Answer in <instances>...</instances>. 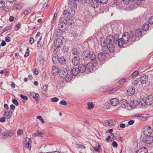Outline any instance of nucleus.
I'll return each instance as SVG.
<instances>
[{"label":"nucleus","mask_w":153,"mask_h":153,"mask_svg":"<svg viewBox=\"0 0 153 153\" xmlns=\"http://www.w3.org/2000/svg\"><path fill=\"white\" fill-rule=\"evenodd\" d=\"M23 131L21 129L18 130L17 132V135H20L23 134Z\"/></svg>","instance_id":"obj_56"},{"label":"nucleus","mask_w":153,"mask_h":153,"mask_svg":"<svg viewBox=\"0 0 153 153\" xmlns=\"http://www.w3.org/2000/svg\"><path fill=\"white\" fill-rule=\"evenodd\" d=\"M138 104V102L136 100H132L131 102L130 106L131 107L134 108L136 106H137Z\"/></svg>","instance_id":"obj_32"},{"label":"nucleus","mask_w":153,"mask_h":153,"mask_svg":"<svg viewBox=\"0 0 153 153\" xmlns=\"http://www.w3.org/2000/svg\"><path fill=\"white\" fill-rule=\"evenodd\" d=\"M10 132L8 131H5L3 134H2V137L5 138L8 137H11V135H10Z\"/></svg>","instance_id":"obj_28"},{"label":"nucleus","mask_w":153,"mask_h":153,"mask_svg":"<svg viewBox=\"0 0 153 153\" xmlns=\"http://www.w3.org/2000/svg\"><path fill=\"white\" fill-rule=\"evenodd\" d=\"M51 100L52 102H56L59 100V99L56 97H54L52 98L51 99Z\"/></svg>","instance_id":"obj_43"},{"label":"nucleus","mask_w":153,"mask_h":153,"mask_svg":"<svg viewBox=\"0 0 153 153\" xmlns=\"http://www.w3.org/2000/svg\"><path fill=\"white\" fill-rule=\"evenodd\" d=\"M63 30L60 28L56 30V35L58 37H61L62 36Z\"/></svg>","instance_id":"obj_24"},{"label":"nucleus","mask_w":153,"mask_h":153,"mask_svg":"<svg viewBox=\"0 0 153 153\" xmlns=\"http://www.w3.org/2000/svg\"><path fill=\"white\" fill-rule=\"evenodd\" d=\"M139 74V72L137 71H136L132 74V79H134L135 78V77L137 76Z\"/></svg>","instance_id":"obj_38"},{"label":"nucleus","mask_w":153,"mask_h":153,"mask_svg":"<svg viewBox=\"0 0 153 153\" xmlns=\"http://www.w3.org/2000/svg\"><path fill=\"white\" fill-rule=\"evenodd\" d=\"M29 54V50L28 48H27V51L26 52V53L24 55L25 57H27L28 56Z\"/></svg>","instance_id":"obj_50"},{"label":"nucleus","mask_w":153,"mask_h":153,"mask_svg":"<svg viewBox=\"0 0 153 153\" xmlns=\"http://www.w3.org/2000/svg\"><path fill=\"white\" fill-rule=\"evenodd\" d=\"M112 145L114 147H117L118 146V144L117 142L114 141L112 143Z\"/></svg>","instance_id":"obj_52"},{"label":"nucleus","mask_w":153,"mask_h":153,"mask_svg":"<svg viewBox=\"0 0 153 153\" xmlns=\"http://www.w3.org/2000/svg\"><path fill=\"white\" fill-rule=\"evenodd\" d=\"M149 25L148 24H144L142 27L143 30L145 31H147L149 28Z\"/></svg>","instance_id":"obj_34"},{"label":"nucleus","mask_w":153,"mask_h":153,"mask_svg":"<svg viewBox=\"0 0 153 153\" xmlns=\"http://www.w3.org/2000/svg\"><path fill=\"white\" fill-rule=\"evenodd\" d=\"M88 109L89 110H91V108L93 107V105L92 102L91 103L88 102Z\"/></svg>","instance_id":"obj_42"},{"label":"nucleus","mask_w":153,"mask_h":153,"mask_svg":"<svg viewBox=\"0 0 153 153\" xmlns=\"http://www.w3.org/2000/svg\"><path fill=\"white\" fill-rule=\"evenodd\" d=\"M94 148V151L96 152H99L101 149L100 145L98 143H96L95 146Z\"/></svg>","instance_id":"obj_27"},{"label":"nucleus","mask_w":153,"mask_h":153,"mask_svg":"<svg viewBox=\"0 0 153 153\" xmlns=\"http://www.w3.org/2000/svg\"><path fill=\"white\" fill-rule=\"evenodd\" d=\"M4 10L6 12H9L10 10V7H5L4 8Z\"/></svg>","instance_id":"obj_58"},{"label":"nucleus","mask_w":153,"mask_h":153,"mask_svg":"<svg viewBox=\"0 0 153 153\" xmlns=\"http://www.w3.org/2000/svg\"><path fill=\"white\" fill-rule=\"evenodd\" d=\"M149 22L151 25L153 24V16H151L149 18Z\"/></svg>","instance_id":"obj_48"},{"label":"nucleus","mask_w":153,"mask_h":153,"mask_svg":"<svg viewBox=\"0 0 153 153\" xmlns=\"http://www.w3.org/2000/svg\"><path fill=\"white\" fill-rule=\"evenodd\" d=\"M78 68L79 69V72L81 73L84 72L86 69L85 65L83 64L79 65Z\"/></svg>","instance_id":"obj_20"},{"label":"nucleus","mask_w":153,"mask_h":153,"mask_svg":"<svg viewBox=\"0 0 153 153\" xmlns=\"http://www.w3.org/2000/svg\"><path fill=\"white\" fill-rule=\"evenodd\" d=\"M34 40L33 38L31 37L30 38V39L29 40V42L30 44H32L34 42Z\"/></svg>","instance_id":"obj_54"},{"label":"nucleus","mask_w":153,"mask_h":153,"mask_svg":"<svg viewBox=\"0 0 153 153\" xmlns=\"http://www.w3.org/2000/svg\"><path fill=\"white\" fill-rule=\"evenodd\" d=\"M140 80L142 84H145L148 82V76L145 74H143L141 76Z\"/></svg>","instance_id":"obj_10"},{"label":"nucleus","mask_w":153,"mask_h":153,"mask_svg":"<svg viewBox=\"0 0 153 153\" xmlns=\"http://www.w3.org/2000/svg\"><path fill=\"white\" fill-rule=\"evenodd\" d=\"M74 1L73 0H68V4L71 5H72L73 4H74Z\"/></svg>","instance_id":"obj_62"},{"label":"nucleus","mask_w":153,"mask_h":153,"mask_svg":"<svg viewBox=\"0 0 153 153\" xmlns=\"http://www.w3.org/2000/svg\"><path fill=\"white\" fill-rule=\"evenodd\" d=\"M81 53V50L78 48H74L72 50V53L74 56L80 57Z\"/></svg>","instance_id":"obj_9"},{"label":"nucleus","mask_w":153,"mask_h":153,"mask_svg":"<svg viewBox=\"0 0 153 153\" xmlns=\"http://www.w3.org/2000/svg\"><path fill=\"white\" fill-rule=\"evenodd\" d=\"M65 20L67 24L70 25L72 24L73 21L72 19L70 18H66Z\"/></svg>","instance_id":"obj_35"},{"label":"nucleus","mask_w":153,"mask_h":153,"mask_svg":"<svg viewBox=\"0 0 153 153\" xmlns=\"http://www.w3.org/2000/svg\"><path fill=\"white\" fill-rule=\"evenodd\" d=\"M27 139L29 141L26 143V147L27 148L30 150L31 148V146L30 144L32 143V140L30 138H27Z\"/></svg>","instance_id":"obj_26"},{"label":"nucleus","mask_w":153,"mask_h":153,"mask_svg":"<svg viewBox=\"0 0 153 153\" xmlns=\"http://www.w3.org/2000/svg\"><path fill=\"white\" fill-rule=\"evenodd\" d=\"M120 126L121 128H124L126 127V125L123 123H121L120 124Z\"/></svg>","instance_id":"obj_61"},{"label":"nucleus","mask_w":153,"mask_h":153,"mask_svg":"<svg viewBox=\"0 0 153 153\" xmlns=\"http://www.w3.org/2000/svg\"><path fill=\"white\" fill-rule=\"evenodd\" d=\"M43 134L42 131H38L36 133H34L33 135V137L39 136L40 137H42Z\"/></svg>","instance_id":"obj_30"},{"label":"nucleus","mask_w":153,"mask_h":153,"mask_svg":"<svg viewBox=\"0 0 153 153\" xmlns=\"http://www.w3.org/2000/svg\"><path fill=\"white\" fill-rule=\"evenodd\" d=\"M143 115L142 114H138L137 115V117H139L140 118V119H144L145 117H143Z\"/></svg>","instance_id":"obj_63"},{"label":"nucleus","mask_w":153,"mask_h":153,"mask_svg":"<svg viewBox=\"0 0 153 153\" xmlns=\"http://www.w3.org/2000/svg\"><path fill=\"white\" fill-rule=\"evenodd\" d=\"M142 0H136L135 1V3L136 4L138 5H140L141 4V2Z\"/></svg>","instance_id":"obj_53"},{"label":"nucleus","mask_w":153,"mask_h":153,"mask_svg":"<svg viewBox=\"0 0 153 153\" xmlns=\"http://www.w3.org/2000/svg\"><path fill=\"white\" fill-rule=\"evenodd\" d=\"M134 33V34L135 36V39L136 37H139L141 36L142 34V32L141 30L140 29H138L135 32L132 31Z\"/></svg>","instance_id":"obj_22"},{"label":"nucleus","mask_w":153,"mask_h":153,"mask_svg":"<svg viewBox=\"0 0 153 153\" xmlns=\"http://www.w3.org/2000/svg\"><path fill=\"white\" fill-rule=\"evenodd\" d=\"M58 74L60 77L63 79H65L67 82H69L72 79V76L68 74V72L65 68L59 70Z\"/></svg>","instance_id":"obj_4"},{"label":"nucleus","mask_w":153,"mask_h":153,"mask_svg":"<svg viewBox=\"0 0 153 153\" xmlns=\"http://www.w3.org/2000/svg\"><path fill=\"white\" fill-rule=\"evenodd\" d=\"M105 57V53L103 52H100L98 55V59L100 61H104Z\"/></svg>","instance_id":"obj_16"},{"label":"nucleus","mask_w":153,"mask_h":153,"mask_svg":"<svg viewBox=\"0 0 153 153\" xmlns=\"http://www.w3.org/2000/svg\"><path fill=\"white\" fill-rule=\"evenodd\" d=\"M125 78H122L120 79L118 82V84H122L123 82H125Z\"/></svg>","instance_id":"obj_47"},{"label":"nucleus","mask_w":153,"mask_h":153,"mask_svg":"<svg viewBox=\"0 0 153 153\" xmlns=\"http://www.w3.org/2000/svg\"><path fill=\"white\" fill-rule=\"evenodd\" d=\"M152 132L153 129L150 126L145 127L143 129V132L145 136H150Z\"/></svg>","instance_id":"obj_7"},{"label":"nucleus","mask_w":153,"mask_h":153,"mask_svg":"<svg viewBox=\"0 0 153 153\" xmlns=\"http://www.w3.org/2000/svg\"><path fill=\"white\" fill-rule=\"evenodd\" d=\"M64 18L61 17L59 21V23L58 24V28L61 29L63 28L65 25V23L63 20Z\"/></svg>","instance_id":"obj_13"},{"label":"nucleus","mask_w":153,"mask_h":153,"mask_svg":"<svg viewBox=\"0 0 153 153\" xmlns=\"http://www.w3.org/2000/svg\"><path fill=\"white\" fill-rule=\"evenodd\" d=\"M48 85L47 84H45L43 87L42 88V92L44 94H46L48 89Z\"/></svg>","instance_id":"obj_33"},{"label":"nucleus","mask_w":153,"mask_h":153,"mask_svg":"<svg viewBox=\"0 0 153 153\" xmlns=\"http://www.w3.org/2000/svg\"><path fill=\"white\" fill-rule=\"evenodd\" d=\"M148 149L146 147H142L136 152V153H147Z\"/></svg>","instance_id":"obj_23"},{"label":"nucleus","mask_w":153,"mask_h":153,"mask_svg":"<svg viewBox=\"0 0 153 153\" xmlns=\"http://www.w3.org/2000/svg\"><path fill=\"white\" fill-rule=\"evenodd\" d=\"M20 97L23 100H27L28 99V97L27 96L24 95L22 94H21L20 95Z\"/></svg>","instance_id":"obj_51"},{"label":"nucleus","mask_w":153,"mask_h":153,"mask_svg":"<svg viewBox=\"0 0 153 153\" xmlns=\"http://www.w3.org/2000/svg\"><path fill=\"white\" fill-rule=\"evenodd\" d=\"M93 65L92 63L91 62H88L86 66V68L89 71H91L93 69Z\"/></svg>","instance_id":"obj_21"},{"label":"nucleus","mask_w":153,"mask_h":153,"mask_svg":"<svg viewBox=\"0 0 153 153\" xmlns=\"http://www.w3.org/2000/svg\"><path fill=\"white\" fill-rule=\"evenodd\" d=\"M12 102L13 104H15L16 105L18 106L19 105V103L15 99H13L12 100Z\"/></svg>","instance_id":"obj_46"},{"label":"nucleus","mask_w":153,"mask_h":153,"mask_svg":"<svg viewBox=\"0 0 153 153\" xmlns=\"http://www.w3.org/2000/svg\"><path fill=\"white\" fill-rule=\"evenodd\" d=\"M37 118L39 119L42 123H45V121L43 119L42 117L41 116H38L36 117Z\"/></svg>","instance_id":"obj_41"},{"label":"nucleus","mask_w":153,"mask_h":153,"mask_svg":"<svg viewBox=\"0 0 153 153\" xmlns=\"http://www.w3.org/2000/svg\"><path fill=\"white\" fill-rule=\"evenodd\" d=\"M96 56L95 54L92 51L86 50H85L82 54V58L85 62L91 60L93 61L94 63L97 64Z\"/></svg>","instance_id":"obj_3"},{"label":"nucleus","mask_w":153,"mask_h":153,"mask_svg":"<svg viewBox=\"0 0 153 153\" xmlns=\"http://www.w3.org/2000/svg\"><path fill=\"white\" fill-rule=\"evenodd\" d=\"M119 37V34H116L114 36L109 35L107 37L106 42L104 41L101 43L103 51H106L107 53L109 51L111 53H113L115 51V48L114 44H118L117 39Z\"/></svg>","instance_id":"obj_1"},{"label":"nucleus","mask_w":153,"mask_h":153,"mask_svg":"<svg viewBox=\"0 0 153 153\" xmlns=\"http://www.w3.org/2000/svg\"><path fill=\"white\" fill-rule=\"evenodd\" d=\"M5 40L7 42H8L10 41V38L8 36L5 37Z\"/></svg>","instance_id":"obj_64"},{"label":"nucleus","mask_w":153,"mask_h":153,"mask_svg":"<svg viewBox=\"0 0 153 153\" xmlns=\"http://www.w3.org/2000/svg\"><path fill=\"white\" fill-rule=\"evenodd\" d=\"M80 57L74 56L72 59V62L75 66H77L79 64L80 62Z\"/></svg>","instance_id":"obj_11"},{"label":"nucleus","mask_w":153,"mask_h":153,"mask_svg":"<svg viewBox=\"0 0 153 153\" xmlns=\"http://www.w3.org/2000/svg\"><path fill=\"white\" fill-rule=\"evenodd\" d=\"M59 61L60 63L61 64H64L65 63L66 60L64 57H62L59 59Z\"/></svg>","instance_id":"obj_36"},{"label":"nucleus","mask_w":153,"mask_h":153,"mask_svg":"<svg viewBox=\"0 0 153 153\" xmlns=\"http://www.w3.org/2000/svg\"><path fill=\"white\" fill-rule=\"evenodd\" d=\"M12 112H11L10 111H9V112H5L4 115V116H5L6 117V118L7 119H9L10 118V117H11L12 115Z\"/></svg>","instance_id":"obj_31"},{"label":"nucleus","mask_w":153,"mask_h":153,"mask_svg":"<svg viewBox=\"0 0 153 153\" xmlns=\"http://www.w3.org/2000/svg\"><path fill=\"white\" fill-rule=\"evenodd\" d=\"M127 94L129 96L133 95L134 94L135 90L134 88L131 87H129L127 90Z\"/></svg>","instance_id":"obj_15"},{"label":"nucleus","mask_w":153,"mask_h":153,"mask_svg":"<svg viewBox=\"0 0 153 153\" xmlns=\"http://www.w3.org/2000/svg\"><path fill=\"white\" fill-rule=\"evenodd\" d=\"M140 105H145V104L148 105H151L153 107V97L152 95L148 96L146 100H143L142 102L139 103Z\"/></svg>","instance_id":"obj_5"},{"label":"nucleus","mask_w":153,"mask_h":153,"mask_svg":"<svg viewBox=\"0 0 153 153\" xmlns=\"http://www.w3.org/2000/svg\"><path fill=\"white\" fill-rule=\"evenodd\" d=\"M21 4L15 2L13 6V9L15 11H17L21 9Z\"/></svg>","instance_id":"obj_17"},{"label":"nucleus","mask_w":153,"mask_h":153,"mask_svg":"<svg viewBox=\"0 0 153 153\" xmlns=\"http://www.w3.org/2000/svg\"><path fill=\"white\" fill-rule=\"evenodd\" d=\"M63 50L64 51V52L65 53L67 52L68 50V47L66 46H64L63 48Z\"/></svg>","instance_id":"obj_49"},{"label":"nucleus","mask_w":153,"mask_h":153,"mask_svg":"<svg viewBox=\"0 0 153 153\" xmlns=\"http://www.w3.org/2000/svg\"><path fill=\"white\" fill-rule=\"evenodd\" d=\"M60 103L61 104L64 105H66L67 104L66 102L64 100L61 101L60 102Z\"/></svg>","instance_id":"obj_55"},{"label":"nucleus","mask_w":153,"mask_h":153,"mask_svg":"<svg viewBox=\"0 0 153 153\" xmlns=\"http://www.w3.org/2000/svg\"><path fill=\"white\" fill-rule=\"evenodd\" d=\"M139 81V79H138L137 78L135 80H134V79H132V80H131L132 82V84L134 85H137L138 84Z\"/></svg>","instance_id":"obj_39"},{"label":"nucleus","mask_w":153,"mask_h":153,"mask_svg":"<svg viewBox=\"0 0 153 153\" xmlns=\"http://www.w3.org/2000/svg\"><path fill=\"white\" fill-rule=\"evenodd\" d=\"M103 123L105 125L108 126H114L115 124V123L112 120H107L105 122H104Z\"/></svg>","instance_id":"obj_19"},{"label":"nucleus","mask_w":153,"mask_h":153,"mask_svg":"<svg viewBox=\"0 0 153 153\" xmlns=\"http://www.w3.org/2000/svg\"><path fill=\"white\" fill-rule=\"evenodd\" d=\"M63 14L64 17H66L67 18H69L70 15H71L70 10H64Z\"/></svg>","instance_id":"obj_25"},{"label":"nucleus","mask_w":153,"mask_h":153,"mask_svg":"<svg viewBox=\"0 0 153 153\" xmlns=\"http://www.w3.org/2000/svg\"><path fill=\"white\" fill-rule=\"evenodd\" d=\"M31 12V10L30 8L27 9L24 12V14L25 15H27L29 13H30Z\"/></svg>","instance_id":"obj_44"},{"label":"nucleus","mask_w":153,"mask_h":153,"mask_svg":"<svg viewBox=\"0 0 153 153\" xmlns=\"http://www.w3.org/2000/svg\"><path fill=\"white\" fill-rule=\"evenodd\" d=\"M79 73V69L77 68H73L71 71V75L73 76H76Z\"/></svg>","instance_id":"obj_12"},{"label":"nucleus","mask_w":153,"mask_h":153,"mask_svg":"<svg viewBox=\"0 0 153 153\" xmlns=\"http://www.w3.org/2000/svg\"><path fill=\"white\" fill-rule=\"evenodd\" d=\"M54 45L53 46L52 48L53 51L56 50V49L58 48L62 45V40L59 38H57L56 39L54 42Z\"/></svg>","instance_id":"obj_6"},{"label":"nucleus","mask_w":153,"mask_h":153,"mask_svg":"<svg viewBox=\"0 0 153 153\" xmlns=\"http://www.w3.org/2000/svg\"><path fill=\"white\" fill-rule=\"evenodd\" d=\"M117 89L116 88H114L113 89H112L111 90H110L109 91V94H112L113 93H114V91H116Z\"/></svg>","instance_id":"obj_59"},{"label":"nucleus","mask_w":153,"mask_h":153,"mask_svg":"<svg viewBox=\"0 0 153 153\" xmlns=\"http://www.w3.org/2000/svg\"><path fill=\"white\" fill-rule=\"evenodd\" d=\"M134 33L132 31L129 33H124L122 38L119 39L118 38L117 39L118 44L119 47H122L123 44H126L129 41L131 43L134 42L136 40V39Z\"/></svg>","instance_id":"obj_2"},{"label":"nucleus","mask_w":153,"mask_h":153,"mask_svg":"<svg viewBox=\"0 0 153 153\" xmlns=\"http://www.w3.org/2000/svg\"><path fill=\"white\" fill-rule=\"evenodd\" d=\"M110 102L112 105L116 106L119 103V100L116 98H113L110 100Z\"/></svg>","instance_id":"obj_14"},{"label":"nucleus","mask_w":153,"mask_h":153,"mask_svg":"<svg viewBox=\"0 0 153 153\" xmlns=\"http://www.w3.org/2000/svg\"><path fill=\"white\" fill-rule=\"evenodd\" d=\"M98 1L102 4H105L108 1V0H98Z\"/></svg>","instance_id":"obj_45"},{"label":"nucleus","mask_w":153,"mask_h":153,"mask_svg":"<svg viewBox=\"0 0 153 153\" xmlns=\"http://www.w3.org/2000/svg\"><path fill=\"white\" fill-rule=\"evenodd\" d=\"M39 95L38 93H36L35 96L33 97V98L36 101V103H37L39 102Z\"/></svg>","instance_id":"obj_37"},{"label":"nucleus","mask_w":153,"mask_h":153,"mask_svg":"<svg viewBox=\"0 0 153 153\" xmlns=\"http://www.w3.org/2000/svg\"><path fill=\"white\" fill-rule=\"evenodd\" d=\"M5 121V118L3 117L0 118V122H4Z\"/></svg>","instance_id":"obj_60"},{"label":"nucleus","mask_w":153,"mask_h":153,"mask_svg":"<svg viewBox=\"0 0 153 153\" xmlns=\"http://www.w3.org/2000/svg\"><path fill=\"white\" fill-rule=\"evenodd\" d=\"M94 2H91L90 3L91 4L92 6L94 8H97L99 5L98 1H96L95 0Z\"/></svg>","instance_id":"obj_29"},{"label":"nucleus","mask_w":153,"mask_h":153,"mask_svg":"<svg viewBox=\"0 0 153 153\" xmlns=\"http://www.w3.org/2000/svg\"><path fill=\"white\" fill-rule=\"evenodd\" d=\"M69 10L71 11V15L72 16L74 15L75 14V10L72 9H71Z\"/></svg>","instance_id":"obj_57"},{"label":"nucleus","mask_w":153,"mask_h":153,"mask_svg":"<svg viewBox=\"0 0 153 153\" xmlns=\"http://www.w3.org/2000/svg\"><path fill=\"white\" fill-rule=\"evenodd\" d=\"M121 106L123 108H126L128 105L127 100L125 99H123L120 103Z\"/></svg>","instance_id":"obj_18"},{"label":"nucleus","mask_w":153,"mask_h":153,"mask_svg":"<svg viewBox=\"0 0 153 153\" xmlns=\"http://www.w3.org/2000/svg\"><path fill=\"white\" fill-rule=\"evenodd\" d=\"M5 2L3 0H0V8L5 6Z\"/></svg>","instance_id":"obj_40"},{"label":"nucleus","mask_w":153,"mask_h":153,"mask_svg":"<svg viewBox=\"0 0 153 153\" xmlns=\"http://www.w3.org/2000/svg\"><path fill=\"white\" fill-rule=\"evenodd\" d=\"M143 141L147 144H150L153 142L152 136H145L143 139Z\"/></svg>","instance_id":"obj_8"}]
</instances>
